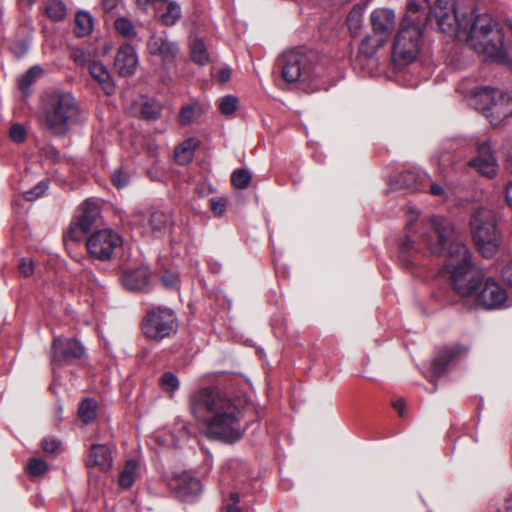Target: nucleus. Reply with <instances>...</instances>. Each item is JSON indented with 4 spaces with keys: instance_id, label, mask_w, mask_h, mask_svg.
Masks as SVG:
<instances>
[{
    "instance_id": "f257e3e1",
    "label": "nucleus",
    "mask_w": 512,
    "mask_h": 512,
    "mask_svg": "<svg viewBox=\"0 0 512 512\" xmlns=\"http://www.w3.org/2000/svg\"><path fill=\"white\" fill-rule=\"evenodd\" d=\"M427 21L435 22L441 32L449 37L464 40L479 54L491 59L506 56L504 32L488 14L467 16L456 10L453 0H437L429 10Z\"/></svg>"
},
{
    "instance_id": "f03ea898",
    "label": "nucleus",
    "mask_w": 512,
    "mask_h": 512,
    "mask_svg": "<svg viewBox=\"0 0 512 512\" xmlns=\"http://www.w3.org/2000/svg\"><path fill=\"white\" fill-rule=\"evenodd\" d=\"M430 223L431 252L444 258L442 271L449 276L453 290L463 297L472 296L484 280L482 270L474 265L470 250L459 240L447 218L433 216Z\"/></svg>"
},
{
    "instance_id": "7ed1b4c3",
    "label": "nucleus",
    "mask_w": 512,
    "mask_h": 512,
    "mask_svg": "<svg viewBox=\"0 0 512 512\" xmlns=\"http://www.w3.org/2000/svg\"><path fill=\"white\" fill-rule=\"evenodd\" d=\"M190 412L204 425L208 438L225 443L239 441L247 426L236 402L218 388H201L190 395Z\"/></svg>"
},
{
    "instance_id": "20e7f679",
    "label": "nucleus",
    "mask_w": 512,
    "mask_h": 512,
    "mask_svg": "<svg viewBox=\"0 0 512 512\" xmlns=\"http://www.w3.org/2000/svg\"><path fill=\"white\" fill-rule=\"evenodd\" d=\"M79 117L80 108L72 93L54 90L46 95L41 121L53 135H65Z\"/></svg>"
},
{
    "instance_id": "39448f33",
    "label": "nucleus",
    "mask_w": 512,
    "mask_h": 512,
    "mask_svg": "<svg viewBox=\"0 0 512 512\" xmlns=\"http://www.w3.org/2000/svg\"><path fill=\"white\" fill-rule=\"evenodd\" d=\"M470 229L475 246L485 258L492 257L501 244L495 214L486 208H478L470 218Z\"/></svg>"
},
{
    "instance_id": "423d86ee",
    "label": "nucleus",
    "mask_w": 512,
    "mask_h": 512,
    "mask_svg": "<svg viewBox=\"0 0 512 512\" xmlns=\"http://www.w3.org/2000/svg\"><path fill=\"white\" fill-rule=\"evenodd\" d=\"M393 59L397 65L406 66L416 59V2L410 0L406 6L399 29L393 42Z\"/></svg>"
},
{
    "instance_id": "0eeeda50",
    "label": "nucleus",
    "mask_w": 512,
    "mask_h": 512,
    "mask_svg": "<svg viewBox=\"0 0 512 512\" xmlns=\"http://www.w3.org/2000/svg\"><path fill=\"white\" fill-rule=\"evenodd\" d=\"M177 319L171 309L158 307L147 312L142 320L143 334L155 341H160L175 333Z\"/></svg>"
},
{
    "instance_id": "6e6552de",
    "label": "nucleus",
    "mask_w": 512,
    "mask_h": 512,
    "mask_svg": "<svg viewBox=\"0 0 512 512\" xmlns=\"http://www.w3.org/2000/svg\"><path fill=\"white\" fill-rule=\"evenodd\" d=\"M508 96L491 87L477 88L470 101L476 110L481 111L486 116H496L503 120L510 115L511 112L504 111L503 104Z\"/></svg>"
},
{
    "instance_id": "1a4fd4ad",
    "label": "nucleus",
    "mask_w": 512,
    "mask_h": 512,
    "mask_svg": "<svg viewBox=\"0 0 512 512\" xmlns=\"http://www.w3.org/2000/svg\"><path fill=\"white\" fill-rule=\"evenodd\" d=\"M122 244V238L111 229H103L93 233L87 240L89 254L99 260H108L114 250Z\"/></svg>"
},
{
    "instance_id": "9d476101",
    "label": "nucleus",
    "mask_w": 512,
    "mask_h": 512,
    "mask_svg": "<svg viewBox=\"0 0 512 512\" xmlns=\"http://www.w3.org/2000/svg\"><path fill=\"white\" fill-rule=\"evenodd\" d=\"M467 353V349L459 344L451 347L442 348L433 359L429 370L424 372V377L433 384V388L428 392L436 389L435 382L442 377L448 370L449 366L461 355Z\"/></svg>"
},
{
    "instance_id": "9b49d317",
    "label": "nucleus",
    "mask_w": 512,
    "mask_h": 512,
    "mask_svg": "<svg viewBox=\"0 0 512 512\" xmlns=\"http://www.w3.org/2000/svg\"><path fill=\"white\" fill-rule=\"evenodd\" d=\"M100 216L99 206L92 201H85L79 216L71 223L66 238L80 241L96 224Z\"/></svg>"
},
{
    "instance_id": "f8f14e48",
    "label": "nucleus",
    "mask_w": 512,
    "mask_h": 512,
    "mask_svg": "<svg viewBox=\"0 0 512 512\" xmlns=\"http://www.w3.org/2000/svg\"><path fill=\"white\" fill-rule=\"evenodd\" d=\"M281 74L287 83H294L308 74L309 60L307 56L296 50L286 51L279 59Z\"/></svg>"
},
{
    "instance_id": "ddd939ff",
    "label": "nucleus",
    "mask_w": 512,
    "mask_h": 512,
    "mask_svg": "<svg viewBox=\"0 0 512 512\" xmlns=\"http://www.w3.org/2000/svg\"><path fill=\"white\" fill-rule=\"evenodd\" d=\"M472 296H475L476 304L486 310L500 308L507 300L506 291L492 278H484Z\"/></svg>"
},
{
    "instance_id": "4468645a",
    "label": "nucleus",
    "mask_w": 512,
    "mask_h": 512,
    "mask_svg": "<svg viewBox=\"0 0 512 512\" xmlns=\"http://www.w3.org/2000/svg\"><path fill=\"white\" fill-rule=\"evenodd\" d=\"M84 353L85 348L78 340L57 337L52 344L51 361L53 364L64 365L80 359Z\"/></svg>"
},
{
    "instance_id": "2eb2a0df",
    "label": "nucleus",
    "mask_w": 512,
    "mask_h": 512,
    "mask_svg": "<svg viewBox=\"0 0 512 512\" xmlns=\"http://www.w3.org/2000/svg\"><path fill=\"white\" fill-rule=\"evenodd\" d=\"M147 49L152 56L158 57L164 64H172L178 53V44L169 39L166 32L154 33L147 42Z\"/></svg>"
},
{
    "instance_id": "dca6fc26",
    "label": "nucleus",
    "mask_w": 512,
    "mask_h": 512,
    "mask_svg": "<svg viewBox=\"0 0 512 512\" xmlns=\"http://www.w3.org/2000/svg\"><path fill=\"white\" fill-rule=\"evenodd\" d=\"M370 22L374 35L379 37V48L384 45L395 26V12L389 8H377L372 11Z\"/></svg>"
},
{
    "instance_id": "f3484780",
    "label": "nucleus",
    "mask_w": 512,
    "mask_h": 512,
    "mask_svg": "<svg viewBox=\"0 0 512 512\" xmlns=\"http://www.w3.org/2000/svg\"><path fill=\"white\" fill-rule=\"evenodd\" d=\"M476 150L477 155L469 161V166L476 169L481 175L493 178L497 173L498 163L489 141L478 143Z\"/></svg>"
},
{
    "instance_id": "a211bd4d",
    "label": "nucleus",
    "mask_w": 512,
    "mask_h": 512,
    "mask_svg": "<svg viewBox=\"0 0 512 512\" xmlns=\"http://www.w3.org/2000/svg\"><path fill=\"white\" fill-rule=\"evenodd\" d=\"M123 286L130 291H148L150 271L147 266L128 268L122 274Z\"/></svg>"
},
{
    "instance_id": "6ab92c4d",
    "label": "nucleus",
    "mask_w": 512,
    "mask_h": 512,
    "mask_svg": "<svg viewBox=\"0 0 512 512\" xmlns=\"http://www.w3.org/2000/svg\"><path fill=\"white\" fill-rule=\"evenodd\" d=\"M138 62L135 49L130 44H124L117 51L114 66L119 75L128 77L135 73Z\"/></svg>"
},
{
    "instance_id": "aec40b11",
    "label": "nucleus",
    "mask_w": 512,
    "mask_h": 512,
    "mask_svg": "<svg viewBox=\"0 0 512 512\" xmlns=\"http://www.w3.org/2000/svg\"><path fill=\"white\" fill-rule=\"evenodd\" d=\"M415 234V217L411 216L406 226V236L399 244V262L406 269L413 267L416 253L414 248Z\"/></svg>"
},
{
    "instance_id": "412c9836",
    "label": "nucleus",
    "mask_w": 512,
    "mask_h": 512,
    "mask_svg": "<svg viewBox=\"0 0 512 512\" xmlns=\"http://www.w3.org/2000/svg\"><path fill=\"white\" fill-rule=\"evenodd\" d=\"M87 468H97L99 471L107 472L112 468L113 457L110 448L105 444H93L85 460Z\"/></svg>"
},
{
    "instance_id": "4be33fe9",
    "label": "nucleus",
    "mask_w": 512,
    "mask_h": 512,
    "mask_svg": "<svg viewBox=\"0 0 512 512\" xmlns=\"http://www.w3.org/2000/svg\"><path fill=\"white\" fill-rule=\"evenodd\" d=\"M85 67L91 77L101 86L107 95L115 93V84L106 66L98 61H88Z\"/></svg>"
},
{
    "instance_id": "5701e85b",
    "label": "nucleus",
    "mask_w": 512,
    "mask_h": 512,
    "mask_svg": "<svg viewBox=\"0 0 512 512\" xmlns=\"http://www.w3.org/2000/svg\"><path fill=\"white\" fill-rule=\"evenodd\" d=\"M176 495L184 501H193L202 491L200 481L192 476L185 475L174 486Z\"/></svg>"
},
{
    "instance_id": "b1692460",
    "label": "nucleus",
    "mask_w": 512,
    "mask_h": 512,
    "mask_svg": "<svg viewBox=\"0 0 512 512\" xmlns=\"http://www.w3.org/2000/svg\"><path fill=\"white\" fill-rule=\"evenodd\" d=\"M133 221L141 225L146 233L156 235L167 227L169 217L163 212L154 211L147 219H142L140 214L135 215Z\"/></svg>"
},
{
    "instance_id": "393cba45",
    "label": "nucleus",
    "mask_w": 512,
    "mask_h": 512,
    "mask_svg": "<svg viewBox=\"0 0 512 512\" xmlns=\"http://www.w3.org/2000/svg\"><path fill=\"white\" fill-rule=\"evenodd\" d=\"M369 0H363L355 4L347 16V26L352 36H358L363 26L364 13Z\"/></svg>"
},
{
    "instance_id": "a878e982",
    "label": "nucleus",
    "mask_w": 512,
    "mask_h": 512,
    "mask_svg": "<svg viewBox=\"0 0 512 512\" xmlns=\"http://www.w3.org/2000/svg\"><path fill=\"white\" fill-rule=\"evenodd\" d=\"M199 146V140L189 138L180 143L174 151V158L180 165L189 164L194 156V152Z\"/></svg>"
},
{
    "instance_id": "bb28decb",
    "label": "nucleus",
    "mask_w": 512,
    "mask_h": 512,
    "mask_svg": "<svg viewBox=\"0 0 512 512\" xmlns=\"http://www.w3.org/2000/svg\"><path fill=\"white\" fill-rule=\"evenodd\" d=\"M138 476L139 464L134 460H129L119 474V485L122 488H130Z\"/></svg>"
},
{
    "instance_id": "cd10ccee",
    "label": "nucleus",
    "mask_w": 512,
    "mask_h": 512,
    "mask_svg": "<svg viewBox=\"0 0 512 512\" xmlns=\"http://www.w3.org/2000/svg\"><path fill=\"white\" fill-rule=\"evenodd\" d=\"M93 30V18L87 11H79L75 16L74 32L78 37L89 35Z\"/></svg>"
},
{
    "instance_id": "c85d7f7f",
    "label": "nucleus",
    "mask_w": 512,
    "mask_h": 512,
    "mask_svg": "<svg viewBox=\"0 0 512 512\" xmlns=\"http://www.w3.org/2000/svg\"><path fill=\"white\" fill-rule=\"evenodd\" d=\"M190 54L193 62L198 65H205L209 62V54L204 42L199 38H194L190 43Z\"/></svg>"
},
{
    "instance_id": "c756f323",
    "label": "nucleus",
    "mask_w": 512,
    "mask_h": 512,
    "mask_svg": "<svg viewBox=\"0 0 512 512\" xmlns=\"http://www.w3.org/2000/svg\"><path fill=\"white\" fill-rule=\"evenodd\" d=\"M98 404L95 400L87 398L83 400L78 408V416L84 424H89L97 416Z\"/></svg>"
},
{
    "instance_id": "7c9ffc66",
    "label": "nucleus",
    "mask_w": 512,
    "mask_h": 512,
    "mask_svg": "<svg viewBox=\"0 0 512 512\" xmlns=\"http://www.w3.org/2000/svg\"><path fill=\"white\" fill-rule=\"evenodd\" d=\"M45 12L52 21L58 22L65 18L67 10L62 1L51 0L46 3Z\"/></svg>"
},
{
    "instance_id": "2f4dec72",
    "label": "nucleus",
    "mask_w": 512,
    "mask_h": 512,
    "mask_svg": "<svg viewBox=\"0 0 512 512\" xmlns=\"http://www.w3.org/2000/svg\"><path fill=\"white\" fill-rule=\"evenodd\" d=\"M181 17V8L175 1H169L166 12L161 14L160 20L165 26H173Z\"/></svg>"
},
{
    "instance_id": "473e14b6",
    "label": "nucleus",
    "mask_w": 512,
    "mask_h": 512,
    "mask_svg": "<svg viewBox=\"0 0 512 512\" xmlns=\"http://www.w3.org/2000/svg\"><path fill=\"white\" fill-rule=\"evenodd\" d=\"M139 109L141 116L147 120H156L161 113V105L155 100L142 101Z\"/></svg>"
},
{
    "instance_id": "72a5a7b5",
    "label": "nucleus",
    "mask_w": 512,
    "mask_h": 512,
    "mask_svg": "<svg viewBox=\"0 0 512 512\" xmlns=\"http://www.w3.org/2000/svg\"><path fill=\"white\" fill-rule=\"evenodd\" d=\"M239 106V100L234 95H225L219 99L218 108L222 115H233Z\"/></svg>"
},
{
    "instance_id": "f704fd0d",
    "label": "nucleus",
    "mask_w": 512,
    "mask_h": 512,
    "mask_svg": "<svg viewBox=\"0 0 512 512\" xmlns=\"http://www.w3.org/2000/svg\"><path fill=\"white\" fill-rule=\"evenodd\" d=\"M114 28L123 37L134 38L136 36L133 23L126 17L117 18L114 22Z\"/></svg>"
},
{
    "instance_id": "c9c22d12",
    "label": "nucleus",
    "mask_w": 512,
    "mask_h": 512,
    "mask_svg": "<svg viewBox=\"0 0 512 512\" xmlns=\"http://www.w3.org/2000/svg\"><path fill=\"white\" fill-rule=\"evenodd\" d=\"M43 69L40 66L31 67L20 80V88L24 91L38 78L43 75Z\"/></svg>"
},
{
    "instance_id": "e433bc0d",
    "label": "nucleus",
    "mask_w": 512,
    "mask_h": 512,
    "mask_svg": "<svg viewBox=\"0 0 512 512\" xmlns=\"http://www.w3.org/2000/svg\"><path fill=\"white\" fill-rule=\"evenodd\" d=\"M231 181L236 188L244 189L250 184L251 174L246 169H237L232 173Z\"/></svg>"
},
{
    "instance_id": "4c0bfd02",
    "label": "nucleus",
    "mask_w": 512,
    "mask_h": 512,
    "mask_svg": "<svg viewBox=\"0 0 512 512\" xmlns=\"http://www.w3.org/2000/svg\"><path fill=\"white\" fill-rule=\"evenodd\" d=\"M159 384L164 391L171 395L179 388V380L176 375L171 372L163 374L159 379Z\"/></svg>"
},
{
    "instance_id": "58836bf2",
    "label": "nucleus",
    "mask_w": 512,
    "mask_h": 512,
    "mask_svg": "<svg viewBox=\"0 0 512 512\" xmlns=\"http://www.w3.org/2000/svg\"><path fill=\"white\" fill-rule=\"evenodd\" d=\"M27 470L30 476L38 477L44 475L48 470L47 463L40 458H32L27 464Z\"/></svg>"
},
{
    "instance_id": "ea45409f",
    "label": "nucleus",
    "mask_w": 512,
    "mask_h": 512,
    "mask_svg": "<svg viewBox=\"0 0 512 512\" xmlns=\"http://www.w3.org/2000/svg\"><path fill=\"white\" fill-rule=\"evenodd\" d=\"M48 187V181L42 180L33 189L23 192V196L28 201H34L42 196L47 191Z\"/></svg>"
},
{
    "instance_id": "a19ab883",
    "label": "nucleus",
    "mask_w": 512,
    "mask_h": 512,
    "mask_svg": "<svg viewBox=\"0 0 512 512\" xmlns=\"http://www.w3.org/2000/svg\"><path fill=\"white\" fill-rule=\"evenodd\" d=\"M212 212L220 217L224 215L227 206V199L224 197H213L209 200Z\"/></svg>"
},
{
    "instance_id": "79ce46f5",
    "label": "nucleus",
    "mask_w": 512,
    "mask_h": 512,
    "mask_svg": "<svg viewBox=\"0 0 512 512\" xmlns=\"http://www.w3.org/2000/svg\"><path fill=\"white\" fill-rule=\"evenodd\" d=\"M122 0H102V9L105 14L115 17L118 15Z\"/></svg>"
},
{
    "instance_id": "37998d69",
    "label": "nucleus",
    "mask_w": 512,
    "mask_h": 512,
    "mask_svg": "<svg viewBox=\"0 0 512 512\" xmlns=\"http://www.w3.org/2000/svg\"><path fill=\"white\" fill-rule=\"evenodd\" d=\"M112 183L118 189L124 188L129 184L130 177L126 172L122 170H116L111 176Z\"/></svg>"
},
{
    "instance_id": "c03bdc74",
    "label": "nucleus",
    "mask_w": 512,
    "mask_h": 512,
    "mask_svg": "<svg viewBox=\"0 0 512 512\" xmlns=\"http://www.w3.org/2000/svg\"><path fill=\"white\" fill-rule=\"evenodd\" d=\"M42 448L45 452L57 454L62 451V443L54 438H47L42 441Z\"/></svg>"
},
{
    "instance_id": "a18cd8bd",
    "label": "nucleus",
    "mask_w": 512,
    "mask_h": 512,
    "mask_svg": "<svg viewBox=\"0 0 512 512\" xmlns=\"http://www.w3.org/2000/svg\"><path fill=\"white\" fill-rule=\"evenodd\" d=\"M10 137L14 142L21 143L26 138V131L20 124H14L10 129Z\"/></svg>"
},
{
    "instance_id": "49530a36",
    "label": "nucleus",
    "mask_w": 512,
    "mask_h": 512,
    "mask_svg": "<svg viewBox=\"0 0 512 512\" xmlns=\"http://www.w3.org/2000/svg\"><path fill=\"white\" fill-rule=\"evenodd\" d=\"M180 120L183 124H190L196 116V111L193 106H186L180 112Z\"/></svg>"
},
{
    "instance_id": "de8ad7c7",
    "label": "nucleus",
    "mask_w": 512,
    "mask_h": 512,
    "mask_svg": "<svg viewBox=\"0 0 512 512\" xmlns=\"http://www.w3.org/2000/svg\"><path fill=\"white\" fill-rule=\"evenodd\" d=\"M501 277L504 283L512 287V261L503 266L501 269Z\"/></svg>"
},
{
    "instance_id": "09e8293b",
    "label": "nucleus",
    "mask_w": 512,
    "mask_h": 512,
    "mask_svg": "<svg viewBox=\"0 0 512 512\" xmlns=\"http://www.w3.org/2000/svg\"><path fill=\"white\" fill-rule=\"evenodd\" d=\"M33 268H34V265H33V262L31 260H28V259H21L20 262H19V269H20V272L24 275V276H30L32 273H33Z\"/></svg>"
},
{
    "instance_id": "8fccbe9b",
    "label": "nucleus",
    "mask_w": 512,
    "mask_h": 512,
    "mask_svg": "<svg viewBox=\"0 0 512 512\" xmlns=\"http://www.w3.org/2000/svg\"><path fill=\"white\" fill-rule=\"evenodd\" d=\"M217 79L221 83H226L231 79V69L228 66L221 67L216 75Z\"/></svg>"
},
{
    "instance_id": "3c124183",
    "label": "nucleus",
    "mask_w": 512,
    "mask_h": 512,
    "mask_svg": "<svg viewBox=\"0 0 512 512\" xmlns=\"http://www.w3.org/2000/svg\"><path fill=\"white\" fill-rule=\"evenodd\" d=\"M162 282L168 288H174L177 284V276L170 272H165L162 275Z\"/></svg>"
},
{
    "instance_id": "603ef678",
    "label": "nucleus",
    "mask_w": 512,
    "mask_h": 512,
    "mask_svg": "<svg viewBox=\"0 0 512 512\" xmlns=\"http://www.w3.org/2000/svg\"><path fill=\"white\" fill-rule=\"evenodd\" d=\"M12 50L17 56L20 57L27 52L28 44L25 41H18L14 44Z\"/></svg>"
},
{
    "instance_id": "864d4df0",
    "label": "nucleus",
    "mask_w": 512,
    "mask_h": 512,
    "mask_svg": "<svg viewBox=\"0 0 512 512\" xmlns=\"http://www.w3.org/2000/svg\"><path fill=\"white\" fill-rule=\"evenodd\" d=\"M231 499L233 500L234 503L225 505V509L227 510V512H240V508L237 506V503L239 502V495L233 493L231 495Z\"/></svg>"
},
{
    "instance_id": "5fc2aeb1",
    "label": "nucleus",
    "mask_w": 512,
    "mask_h": 512,
    "mask_svg": "<svg viewBox=\"0 0 512 512\" xmlns=\"http://www.w3.org/2000/svg\"><path fill=\"white\" fill-rule=\"evenodd\" d=\"M429 193L433 196L442 197V196H444L445 191L441 185H439L437 183H432L430 186Z\"/></svg>"
},
{
    "instance_id": "6e6d98bb",
    "label": "nucleus",
    "mask_w": 512,
    "mask_h": 512,
    "mask_svg": "<svg viewBox=\"0 0 512 512\" xmlns=\"http://www.w3.org/2000/svg\"><path fill=\"white\" fill-rule=\"evenodd\" d=\"M393 407L395 408V410L398 412V415L400 417H403L404 416V411H405V402L401 399L399 400H396L394 403H393Z\"/></svg>"
},
{
    "instance_id": "4d7b16f0",
    "label": "nucleus",
    "mask_w": 512,
    "mask_h": 512,
    "mask_svg": "<svg viewBox=\"0 0 512 512\" xmlns=\"http://www.w3.org/2000/svg\"><path fill=\"white\" fill-rule=\"evenodd\" d=\"M505 200H506L507 204L512 208V181H510L506 185Z\"/></svg>"
},
{
    "instance_id": "13d9d810",
    "label": "nucleus",
    "mask_w": 512,
    "mask_h": 512,
    "mask_svg": "<svg viewBox=\"0 0 512 512\" xmlns=\"http://www.w3.org/2000/svg\"><path fill=\"white\" fill-rule=\"evenodd\" d=\"M46 154L52 160H58V158H59V152L57 150H55L54 148H49L47 150Z\"/></svg>"
},
{
    "instance_id": "bf43d9fd",
    "label": "nucleus",
    "mask_w": 512,
    "mask_h": 512,
    "mask_svg": "<svg viewBox=\"0 0 512 512\" xmlns=\"http://www.w3.org/2000/svg\"><path fill=\"white\" fill-rule=\"evenodd\" d=\"M506 166L512 173V152L507 153Z\"/></svg>"
},
{
    "instance_id": "052dcab7",
    "label": "nucleus",
    "mask_w": 512,
    "mask_h": 512,
    "mask_svg": "<svg viewBox=\"0 0 512 512\" xmlns=\"http://www.w3.org/2000/svg\"><path fill=\"white\" fill-rule=\"evenodd\" d=\"M505 509L506 512H512V493L511 496L506 500Z\"/></svg>"
},
{
    "instance_id": "680f3d73",
    "label": "nucleus",
    "mask_w": 512,
    "mask_h": 512,
    "mask_svg": "<svg viewBox=\"0 0 512 512\" xmlns=\"http://www.w3.org/2000/svg\"><path fill=\"white\" fill-rule=\"evenodd\" d=\"M369 40H370V38H369V37H366V38H364V39L362 40V42H361V46H360V50H361L362 52L368 53V52L365 50V47H366V45L368 44Z\"/></svg>"
},
{
    "instance_id": "e2e57ef3",
    "label": "nucleus",
    "mask_w": 512,
    "mask_h": 512,
    "mask_svg": "<svg viewBox=\"0 0 512 512\" xmlns=\"http://www.w3.org/2000/svg\"><path fill=\"white\" fill-rule=\"evenodd\" d=\"M506 28L512 33V20L507 19L504 21Z\"/></svg>"
},
{
    "instance_id": "0e129e2a",
    "label": "nucleus",
    "mask_w": 512,
    "mask_h": 512,
    "mask_svg": "<svg viewBox=\"0 0 512 512\" xmlns=\"http://www.w3.org/2000/svg\"><path fill=\"white\" fill-rule=\"evenodd\" d=\"M417 35H418V38L421 36V30L419 28H418Z\"/></svg>"
}]
</instances>
